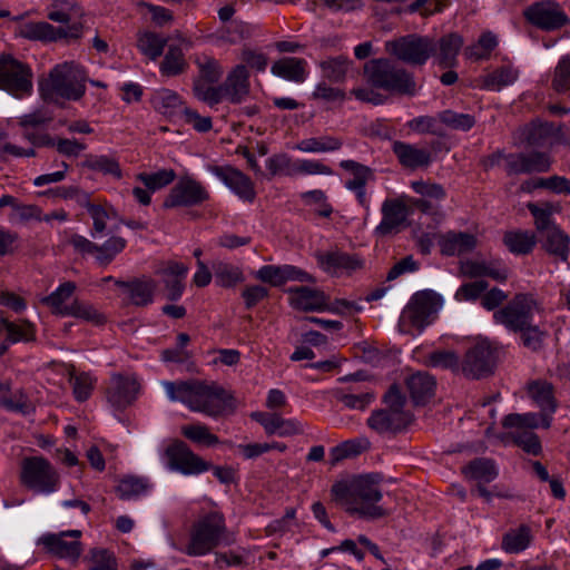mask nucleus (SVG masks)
Here are the masks:
<instances>
[{
  "label": "nucleus",
  "instance_id": "f257e3e1",
  "mask_svg": "<svg viewBox=\"0 0 570 570\" xmlns=\"http://www.w3.org/2000/svg\"><path fill=\"white\" fill-rule=\"evenodd\" d=\"M379 480L377 474H368L355 478L351 482L338 481L333 484L331 493L346 512L363 518L379 519L385 515V510L376 505V502L382 499Z\"/></svg>",
  "mask_w": 570,
  "mask_h": 570
},
{
  "label": "nucleus",
  "instance_id": "f03ea898",
  "mask_svg": "<svg viewBox=\"0 0 570 570\" xmlns=\"http://www.w3.org/2000/svg\"><path fill=\"white\" fill-rule=\"evenodd\" d=\"M163 386L170 401L180 402L194 412L217 416L226 405L225 390L215 383L165 381Z\"/></svg>",
  "mask_w": 570,
  "mask_h": 570
},
{
  "label": "nucleus",
  "instance_id": "7ed1b4c3",
  "mask_svg": "<svg viewBox=\"0 0 570 570\" xmlns=\"http://www.w3.org/2000/svg\"><path fill=\"white\" fill-rule=\"evenodd\" d=\"M229 534L226 520L220 511L213 510L200 514L191 524L184 553L189 557H203L217 547L234 543Z\"/></svg>",
  "mask_w": 570,
  "mask_h": 570
},
{
  "label": "nucleus",
  "instance_id": "20e7f679",
  "mask_svg": "<svg viewBox=\"0 0 570 570\" xmlns=\"http://www.w3.org/2000/svg\"><path fill=\"white\" fill-rule=\"evenodd\" d=\"M87 73L75 61L56 65L48 77L39 82V91L47 102L57 104L59 99L77 101L86 94Z\"/></svg>",
  "mask_w": 570,
  "mask_h": 570
},
{
  "label": "nucleus",
  "instance_id": "39448f33",
  "mask_svg": "<svg viewBox=\"0 0 570 570\" xmlns=\"http://www.w3.org/2000/svg\"><path fill=\"white\" fill-rule=\"evenodd\" d=\"M364 75L367 82L385 91L414 96L416 94L415 80L409 71L386 58L372 59L364 65Z\"/></svg>",
  "mask_w": 570,
  "mask_h": 570
},
{
  "label": "nucleus",
  "instance_id": "423d86ee",
  "mask_svg": "<svg viewBox=\"0 0 570 570\" xmlns=\"http://www.w3.org/2000/svg\"><path fill=\"white\" fill-rule=\"evenodd\" d=\"M542 302L532 293H518L509 303L494 312L497 323L517 332L534 322L535 315L543 313Z\"/></svg>",
  "mask_w": 570,
  "mask_h": 570
},
{
  "label": "nucleus",
  "instance_id": "0eeeda50",
  "mask_svg": "<svg viewBox=\"0 0 570 570\" xmlns=\"http://www.w3.org/2000/svg\"><path fill=\"white\" fill-rule=\"evenodd\" d=\"M441 307V298L432 291H422L413 295L403 309L399 326L401 332L413 334V331L421 333L431 324L433 315Z\"/></svg>",
  "mask_w": 570,
  "mask_h": 570
},
{
  "label": "nucleus",
  "instance_id": "6e6552de",
  "mask_svg": "<svg viewBox=\"0 0 570 570\" xmlns=\"http://www.w3.org/2000/svg\"><path fill=\"white\" fill-rule=\"evenodd\" d=\"M20 481L27 489L50 494L58 490L60 476L52 464L42 456H31L23 460Z\"/></svg>",
  "mask_w": 570,
  "mask_h": 570
},
{
  "label": "nucleus",
  "instance_id": "1a4fd4ad",
  "mask_svg": "<svg viewBox=\"0 0 570 570\" xmlns=\"http://www.w3.org/2000/svg\"><path fill=\"white\" fill-rule=\"evenodd\" d=\"M385 51L407 65L422 66L436 52V42L413 33L386 41Z\"/></svg>",
  "mask_w": 570,
  "mask_h": 570
},
{
  "label": "nucleus",
  "instance_id": "9d476101",
  "mask_svg": "<svg viewBox=\"0 0 570 570\" xmlns=\"http://www.w3.org/2000/svg\"><path fill=\"white\" fill-rule=\"evenodd\" d=\"M0 89L16 97L30 95L32 91V71L30 67L11 55L0 56Z\"/></svg>",
  "mask_w": 570,
  "mask_h": 570
},
{
  "label": "nucleus",
  "instance_id": "9b49d317",
  "mask_svg": "<svg viewBox=\"0 0 570 570\" xmlns=\"http://www.w3.org/2000/svg\"><path fill=\"white\" fill-rule=\"evenodd\" d=\"M207 188L190 176L180 177L164 200V208L195 207L209 200Z\"/></svg>",
  "mask_w": 570,
  "mask_h": 570
},
{
  "label": "nucleus",
  "instance_id": "f8f14e48",
  "mask_svg": "<svg viewBox=\"0 0 570 570\" xmlns=\"http://www.w3.org/2000/svg\"><path fill=\"white\" fill-rule=\"evenodd\" d=\"M16 32L21 38L28 40L51 42L61 39L80 38L82 33V24L77 22L65 28L53 27L52 24L46 21H29L19 24Z\"/></svg>",
  "mask_w": 570,
  "mask_h": 570
},
{
  "label": "nucleus",
  "instance_id": "ddd939ff",
  "mask_svg": "<svg viewBox=\"0 0 570 570\" xmlns=\"http://www.w3.org/2000/svg\"><path fill=\"white\" fill-rule=\"evenodd\" d=\"M412 213L410 197L402 195L395 198H386L382 203V219L375 227L374 234L384 237L400 232Z\"/></svg>",
  "mask_w": 570,
  "mask_h": 570
},
{
  "label": "nucleus",
  "instance_id": "4468645a",
  "mask_svg": "<svg viewBox=\"0 0 570 570\" xmlns=\"http://www.w3.org/2000/svg\"><path fill=\"white\" fill-rule=\"evenodd\" d=\"M140 383L136 375L112 374L106 387V400L109 405L124 411L132 405L138 397Z\"/></svg>",
  "mask_w": 570,
  "mask_h": 570
},
{
  "label": "nucleus",
  "instance_id": "2eb2a0df",
  "mask_svg": "<svg viewBox=\"0 0 570 570\" xmlns=\"http://www.w3.org/2000/svg\"><path fill=\"white\" fill-rule=\"evenodd\" d=\"M495 352L487 342L470 347L461 362L462 373L470 379H481L493 373Z\"/></svg>",
  "mask_w": 570,
  "mask_h": 570
},
{
  "label": "nucleus",
  "instance_id": "dca6fc26",
  "mask_svg": "<svg viewBox=\"0 0 570 570\" xmlns=\"http://www.w3.org/2000/svg\"><path fill=\"white\" fill-rule=\"evenodd\" d=\"M524 17L530 23L542 30H556L570 23L566 12L553 1L531 4L525 9Z\"/></svg>",
  "mask_w": 570,
  "mask_h": 570
},
{
  "label": "nucleus",
  "instance_id": "f3484780",
  "mask_svg": "<svg viewBox=\"0 0 570 570\" xmlns=\"http://www.w3.org/2000/svg\"><path fill=\"white\" fill-rule=\"evenodd\" d=\"M166 458L169 468L183 474H199L209 470V464L196 455L183 441H176L169 445Z\"/></svg>",
  "mask_w": 570,
  "mask_h": 570
},
{
  "label": "nucleus",
  "instance_id": "a211bd4d",
  "mask_svg": "<svg viewBox=\"0 0 570 570\" xmlns=\"http://www.w3.org/2000/svg\"><path fill=\"white\" fill-rule=\"evenodd\" d=\"M80 530L62 531L60 533H48L41 537L40 541L51 553L59 558L77 560L81 554Z\"/></svg>",
  "mask_w": 570,
  "mask_h": 570
},
{
  "label": "nucleus",
  "instance_id": "6ab92c4d",
  "mask_svg": "<svg viewBox=\"0 0 570 570\" xmlns=\"http://www.w3.org/2000/svg\"><path fill=\"white\" fill-rule=\"evenodd\" d=\"M315 258L318 267L332 276L350 274L363 266V262L356 255L341 250L317 252Z\"/></svg>",
  "mask_w": 570,
  "mask_h": 570
},
{
  "label": "nucleus",
  "instance_id": "aec40b11",
  "mask_svg": "<svg viewBox=\"0 0 570 570\" xmlns=\"http://www.w3.org/2000/svg\"><path fill=\"white\" fill-rule=\"evenodd\" d=\"M210 171L244 202L253 203L256 197L254 183L232 166H214Z\"/></svg>",
  "mask_w": 570,
  "mask_h": 570
},
{
  "label": "nucleus",
  "instance_id": "412c9836",
  "mask_svg": "<svg viewBox=\"0 0 570 570\" xmlns=\"http://www.w3.org/2000/svg\"><path fill=\"white\" fill-rule=\"evenodd\" d=\"M252 419L259 423L266 434L287 438L304 433V424L296 419H284L275 412H254Z\"/></svg>",
  "mask_w": 570,
  "mask_h": 570
},
{
  "label": "nucleus",
  "instance_id": "4be33fe9",
  "mask_svg": "<svg viewBox=\"0 0 570 570\" xmlns=\"http://www.w3.org/2000/svg\"><path fill=\"white\" fill-rule=\"evenodd\" d=\"M411 421L410 412L383 409L372 412L367 419V425L379 434H395L404 430Z\"/></svg>",
  "mask_w": 570,
  "mask_h": 570
},
{
  "label": "nucleus",
  "instance_id": "5701e85b",
  "mask_svg": "<svg viewBox=\"0 0 570 570\" xmlns=\"http://www.w3.org/2000/svg\"><path fill=\"white\" fill-rule=\"evenodd\" d=\"M222 85L224 100L230 104H242L249 95V72L244 65L235 66Z\"/></svg>",
  "mask_w": 570,
  "mask_h": 570
},
{
  "label": "nucleus",
  "instance_id": "b1692460",
  "mask_svg": "<svg viewBox=\"0 0 570 570\" xmlns=\"http://www.w3.org/2000/svg\"><path fill=\"white\" fill-rule=\"evenodd\" d=\"M163 279L166 289V297L169 301H178L184 292V281L188 273V267L179 262L169 261L159 267L156 272Z\"/></svg>",
  "mask_w": 570,
  "mask_h": 570
},
{
  "label": "nucleus",
  "instance_id": "393cba45",
  "mask_svg": "<svg viewBox=\"0 0 570 570\" xmlns=\"http://www.w3.org/2000/svg\"><path fill=\"white\" fill-rule=\"evenodd\" d=\"M291 305L304 312H324L326 309L327 295L320 289L307 286L289 288Z\"/></svg>",
  "mask_w": 570,
  "mask_h": 570
},
{
  "label": "nucleus",
  "instance_id": "a878e982",
  "mask_svg": "<svg viewBox=\"0 0 570 570\" xmlns=\"http://www.w3.org/2000/svg\"><path fill=\"white\" fill-rule=\"evenodd\" d=\"M529 394L541 409L542 426L551 425V415L556 412L557 402L553 395V385L546 381H537L529 385Z\"/></svg>",
  "mask_w": 570,
  "mask_h": 570
},
{
  "label": "nucleus",
  "instance_id": "bb28decb",
  "mask_svg": "<svg viewBox=\"0 0 570 570\" xmlns=\"http://www.w3.org/2000/svg\"><path fill=\"white\" fill-rule=\"evenodd\" d=\"M392 150L399 163L412 170L428 167L432 161L431 153L428 149L419 148L409 142L396 140L392 145Z\"/></svg>",
  "mask_w": 570,
  "mask_h": 570
},
{
  "label": "nucleus",
  "instance_id": "cd10ccee",
  "mask_svg": "<svg viewBox=\"0 0 570 570\" xmlns=\"http://www.w3.org/2000/svg\"><path fill=\"white\" fill-rule=\"evenodd\" d=\"M36 326L26 318L11 322L0 314V334H6L9 343H29L36 340Z\"/></svg>",
  "mask_w": 570,
  "mask_h": 570
},
{
  "label": "nucleus",
  "instance_id": "c85d7f7f",
  "mask_svg": "<svg viewBox=\"0 0 570 570\" xmlns=\"http://www.w3.org/2000/svg\"><path fill=\"white\" fill-rule=\"evenodd\" d=\"M540 240L542 248L549 255L554 256L561 262L568 261L570 252V237L559 226L552 227L549 230L540 234Z\"/></svg>",
  "mask_w": 570,
  "mask_h": 570
},
{
  "label": "nucleus",
  "instance_id": "c756f323",
  "mask_svg": "<svg viewBox=\"0 0 570 570\" xmlns=\"http://www.w3.org/2000/svg\"><path fill=\"white\" fill-rule=\"evenodd\" d=\"M476 237L470 233L448 232L440 240L441 252L446 256L462 255L476 247Z\"/></svg>",
  "mask_w": 570,
  "mask_h": 570
},
{
  "label": "nucleus",
  "instance_id": "7c9ffc66",
  "mask_svg": "<svg viewBox=\"0 0 570 570\" xmlns=\"http://www.w3.org/2000/svg\"><path fill=\"white\" fill-rule=\"evenodd\" d=\"M435 380L426 372H416L406 380V387L415 404H425L434 395Z\"/></svg>",
  "mask_w": 570,
  "mask_h": 570
},
{
  "label": "nucleus",
  "instance_id": "2f4dec72",
  "mask_svg": "<svg viewBox=\"0 0 570 570\" xmlns=\"http://www.w3.org/2000/svg\"><path fill=\"white\" fill-rule=\"evenodd\" d=\"M307 62L302 58L285 57L272 65L271 71L274 76L293 82H304L307 77Z\"/></svg>",
  "mask_w": 570,
  "mask_h": 570
},
{
  "label": "nucleus",
  "instance_id": "473e14b6",
  "mask_svg": "<svg viewBox=\"0 0 570 570\" xmlns=\"http://www.w3.org/2000/svg\"><path fill=\"white\" fill-rule=\"evenodd\" d=\"M116 285L127 291L130 303L136 306H146L153 303L156 282L151 278L132 282L116 281Z\"/></svg>",
  "mask_w": 570,
  "mask_h": 570
},
{
  "label": "nucleus",
  "instance_id": "72a5a7b5",
  "mask_svg": "<svg viewBox=\"0 0 570 570\" xmlns=\"http://www.w3.org/2000/svg\"><path fill=\"white\" fill-rule=\"evenodd\" d=\"M527 208L534 218V226L539 234L558 227L553 219V215L561 212V206L558 203H528Z\"/></svg>",
  "mask_w": 570,
  "mask_h": 570
},
{
  "label": "nucleus",
  "instance_id": "f704fd0d",
  "mask_svg": "<svg viewBox=\"0 0 570 570\" xmlns=\"http://www.w3.org/2000/svg\"><path fill=\"white\" fill-rule=\"evenodd\" d=\"M76 284L73 282H65L58 286L50 295L42 298V303L50 307L52 314L67 317V312L70 311V303Z\"/></svg>",
  "mask_w": 570,
  "mask_h": 570
},
{
  "label": "nucleus",
  "instance_id": "c9c22d12",
  "mask_svg": "<svg viewBox=\"0 0 570 570\" xmlns=\"http://www.w3.org/2000/svg\"><path fill=\"white\" fill-rule=\"evenodd\" d=\"M150 102L155 110L168 117L183 112L185 108L180 96L167 88L154 91Z\"/></svg>",
  "mask_w": 570,
  "mask_h": 570
},
{
  "label": "nucleus",
  "instance_id": "e433bc0d",
  "mask_svg": "<svg viewBox=\"0 0 570 570\" xmlns=\"http://www.w3.org/2000/svg\"><path fill=\"white\" fill-rule=\"evenodd\" d=\"M82 167L105 176H111L117 180L122 178V170L120 168L119 161L115 156L111 155L89 154L85 157Z\"/></svg>",
  "mask_w": 570,
  "mask_h": 570
},
{
  "label": "nucleus",
  "instance_id": "4c0bfd02",
  "mask_svg": "<svg viewBox=\"0 0 570 570\" xmlns=\"http://www.w3.org/2000/svg\"><path fill=\"white\" fill-rule=\"evenodd\" d=\"M463 45V39L458 33H449L439 40V52L436 61L442 68L453 67L456 62L458 53Z\"/></svg>",
  "mask_w": 570,
  "mask_h": 570
},
{
  "label": "nucleus",
  "instance_id": "58836bf2",
  "mask_svg": "<svg viewBox=\"0 0 570 570\" xmlns=\"http://www.w3.org/2000/svg\"><path fill=\"white\" fill-rule=\"evenodd\" d=\"M343 139L337 136L324 135L302 139L297 142L296 149L303 153H333L343 147Z\"/></svg>",
  "mask_w": 570,
  "mask_h": 570
},
{
  "label": "nucleus",
  "instance_id": "ea45409f",
  "mask_svg": "<svg viewBox=\"0 0 570 570\" xmlns=\"http://www.w3.org/2000/svg\"><path fill=\"white\" fill-rule=\"evenodd\" d=\"M188 62L183 49L177 45H169L163 61L159 65V71L165 77H176L186 71Z\"/></svg>",
  "mask_w": 570,
  "mask_h": 570
},
{
  "label": "nucleus",
  "instance_id": "a19ab883",
  "mask_svg": "<svg viewBox=\"0 0 570 570\" xmlns=\"http://www.w3.org/2000/svg\"><path fill=\"white\" fill-rule=\"evenodd\" d=\"M150 488L151 484L147 478L127 475L119 481L116 492L119 499L128 501L146 495Z\"/></svg>",
  "mask_w": 570,
  "mask_h": 570
},
{
  "label": "nucleus",
  "instance_id": "79ce46f5",
  "mask_svg": "<svg viewBox=\"0 0 570 570\" xmlns=\"http://www.w3.org/2000/svg\"><path fill=\"white\" fill-rule=\"evenodd\" d=\"M340 167L352 177L344 183L345 188L366 187V184L374 179V173L368 167L352 159L340 161Z\"/></svg>",
  "mask_w": 570,
  "mask_h": 570
},
{
  "label": "nucleus",
  "instance_id": "37998d69",
  "mask_svg": "<svg viewBox=\"0 0 570 570\" xmlns=\"http://www.w3.org/2000/svg\"><path fill=\"white\" fill-rule=\"evenodd\" d=\"M168 39L151 31H139L137 33V48L150 60H157L164 52Z\"/></svg>",
  "mask_w": 570,
  "mask_h": 570
},
{
  "label": "nucleus",
  "instance_id": "c03bdc74",
  "mask_svg": "<svg viewBox=\"0 0 570 570\" xmlns=\"http://www.w3.org/2000/svg\"><path fill=\"white\" fill-rule=\"evenodd\" d=\"M519 70L511 65L501 66L483 77L482 87L488 90L499 91L503 87L517 81Z\"/></svg>",
  "mask_w": 570,
  "mask_h": 570
},
{
  "label": "nucleus",
  "instance_id": "a18cd8bd",
  "mask_svg": "<svg viewBox=\"0 0 570 570\" xmlns=\"http://www.w3.org/2000/svg\"><path fill=\"white\" fill-rule=\"evenodd\" d=\"M215 282L222 287H234L244 281L243 271L230 263L217 261L212 264Z\"/></svg>",
  "mask_w": 570,
  "mask_h": 570
},
{
  "label": "nucleus",
  "instance_id": "49530a36",
  "mask_svg": "<svg viewBox=\"0 0 570 570\" xmlns=\"http://www.w3.org/2000/svg\"><path fill=\"white\" fill-rule=\"evenodd\" d=\"M462 472L465 476L484 483H489L498 476V469L494 461L485 458L471 461L463 466Z\"/></svg>",
  "mask_w": 570,
  "mask_h": 570
},
{
  "label": "nucleus",
  "instance_id": "de8ad7c7",
  "mask_svg": "<svg viewBox=\"0 0 570 570\" xmlns=\"http://www.w3.org/2000/svg\"><path fill=\"white\" fill-rule=\"evenodd\" d=\"M508 249L517 255L529 254L535 245V235L530 230H511L503 236Z\"/></svg>",
  "mask_w": 570,
  "mask_h": 570
},
{
  "label": "nucleus",
  "instance_id": "09e8293b",
  "mask_svg": "<svg viewBox=\"0 0 570 570\" xmlns=\"http://www.w3.org/2000/svg\"><path fill=\"white\" fill-rule=\"evenodd\" d=\"M531 542V530L527 525L508 531L502 539V549L508 553H519Z\"/></svg>",
  "mask_w": 570,
  "mask_h": 570
},
{
  "label": "nucleus",
  "instance_id": "8fccbe9b",
  "mask_svg": "<svg viewBox=\"0 0 570 570\" xmlns=\"http://www.w3.org/2000/svg\"><path fill=\"white\" fill-rule=\"evenodd\" d=\"M252 36V27L243 21L234 20L220 28L215 38L218 42L236 45Z\"/></svg>",
  "mask_w": 570,
  "mask_h": 570
},
{
  "label": "nucleus",
  "instance_id": "3c124183",
  "mask_svg": "<svg viewBox=\"0 0 570 570\" xmlns=\"http://www.w3.org/2000/svg\"><path fill=\"white\" fill-rule=\"evenodd\" d=\"M368 442L366 440H347L334 446L330 451V464L335 466L338 462L355 458L366 450Z\"/></svg>",
  "mask_w": 570,
  "mask_h": 570
},
{
  "label": "nucleus",
  "instance_id": "603ef678",
  "mask_svg": "<svg viewBox=\"0 0 570 570\" xmlns=\"http://www.w3.org/2000/svg\"><path fill=\"white\" fill-rule=\"evenodd\" d=\"M351 61L343 56L328 58L320 63L322 75L331 82L344 81L348 71Z\"/></svg>",
  "mask_w": 570,
  "mask_h": 570
},
{
  "label": "nucleus",
  "instance_id": "864d4df0",
  "mask_svg": "<svg viewBox=\"0 0 570 570\" xmlns=\"http://www.w3.org/2000/svg\"><path fill=\"white\" fill-rule=\"evenodd\" d=\"M297 159L294 160L287 154H275L267 158L266 168L272 177L275 176H296Z\"/></svg>",
  "mask_w": 570,
  "mask_h": 570
},
{
  "label": "nucleus",
  "instance_id": "5fc2aeb1",
  "mask_svg": "<svg viewBox=\"0 0 570 570\" xmlns=\"http://www.w3.org/2000/svg\"><path fill=\"white\" fill-rule=\"evenodd\" d=\"M334 397L347 409L364 411L375 396L372 392L355 393L340 389L334 391Z\"/></svg>",
  "mask_w": 570,
  "mask_h": 570
},
{
  "label": "nucleus",
  "instance_id": "6e6d98bb",
  "mask_svg": "<svg viewBox=\"0 0 570 570\" xmlns=\"http://www.w3.org/2000/svg\"><path fill=\"white\" fill-rule=\"evenodd\" d=\"M127 245V240L120 236L109 237L102 245H97L96 261L101 266L109 265Z\"/></svg>",
  "mask_w": 570,
  "mask_h": 570
},
{
  "label": "nucleus",
  "instance_id": "4d7b16f0",
  "mask_svg": "<svg viewBox=\"0 0 570 570\" xmlns=\"http://www.w3.org/2000/svg\"><path fill=\"white\" fill-rule=\"evenodd\" d=\"M425 364L430 367L451 370L453 372L461 370L460 357L454 351L451 350H438L431 352L426 356Z\"/></svg>",
  "mask_w": 570,
  "mask_h": 570
},
{
  "label": "nucleus",
  "instance_id": "13d9d810",
  "mask_svg": "<svg viewBox=\"0 0 570 570\" xmlns=\"http://www.w3.org/2000/svg\"><path fill=\"white\" fill-rule=\"evenodd\" d=\"M213 83L214 82L203 80H194L193 83L194 96L209 107H214L224 101L222 85L213 86Z\"/></svg>",
  "mask_w": 570,
  "mask_h": 570
},
{
  "label": "nucleus",
  "instance_id": "bf43d9fd",
  "mask_svg": "<svg viewBox=\"0 0 570 570\" xmlns=\"http://www.w3.org/2000/svg\"><path fill=\"white\" fill-rule=\"evenodd\" d=\"M66 314H68L67 317L80 318L95 325H101L106 322L104 314L96 309L94 305L77 298L70 302V311Z\"/></svg>",
  "mask_w": 570,
  "mask_h": 570
},
{
  "label": "nucleus",
  "instance_id": "052dcab7",
  "mask_svg": "<svg viewBox=\"0 0 570 570\" xmlns=\"http://www.w3.org/2000/svg\"><path fill=\"white\" fill-rule=\"evenodd\" d=\"M88 214L92 219L91 236L94 238L101 236L107 228V223L116 216L114 207L109 204L90 206Z\"/></svg>",
  "mask_w": 570,
  "mask_h": 570
},
{
  "label": "nucleus",
  "instance_id": "680f3d73",
  "mask_svg": "<svg viewBox=\"0 0 570 570\" xmlns=\"http://www.w3.org/2000/svg\"><path fill=\"white\" fill-rule=\"evenodd\" d=\"M176 178L174 169H160L156 173H140L136 179L153 193L170 185Z\"/></svg>",
  "mask_w": 570,
  "mask_h": 570
},
{
  "label": "nucleus",
  "instance_id": "e2e57ef3",
  "mask_svg": "<svg viewBox=\"0 0 570 570\" xmlns=\"http://www.w3.org/2000/svg\"><path fill=\"white\" fill-rule=\"evenodd\" d=\"M440 122L453 130L469 131L476 122L470 114L456 112L451 109L438 114Z\"/></svg>",
  "mask_w": 570,
  "mask_h": 570
},
{
  "label": "nucleus",
  "instance_id": "0e129e2a",
  "mask_svg": "<svg viewBox=\"0 0 570 570\" xmlns=\"http://www.w3.org/2000/svg\"><path fill=\"white\" fill-rule=\"evenodd\" d=\"M551 88L557 94H566L570 90V52L562 56L554 67Z\"/></svg>",
  "mask_w": 570,
  "mask_h": 570
},
{
  "label": "nucleus",
  "instance_id": "69168bd1",
  "mask_svg": "<svg viewBox=\"0 0 570 570\" xmlns=\"http://www.w3.org/2000/svg\"><path fill=\"white\" fill-rule=\"evenodd\" d=\"M497 46V36L488 31L480 36L476 43L465 49V56L474 60L488 59Z\"/></svg>",
  "mask_w": 570,
  "mask_h": 570
},
{
  "label": "nucleus",
  "instance_id": "338daca9",
  "mask_svg": "<svg viewBox=\"0 0 570 570\" xmlns=\"http://www.w3.org/2000/svg\"><path fill=\"white\" fill-rule=\"evenodd\" d=\"M196 65L199 71V76L195 80L217 82L223 75V68L220 63L213 57H198L196 59Z\"/></svg>",
  "mask_w": 570,
  "mask_h": 570
},
{
  "label": "nucleus",
  "instance_id": "774afa93",
  "mask_svg": "<svg viewBox=\"0 0 570 570\" xmlns=\"http://www.w3.org/2000/svg\"><path fill=\"white\" fill-rule=\"evenodd\" d=\"M183 435L197 444L206 446L215 445L219 442V439L210 433L209 429L205 424H189L181 428Z\"/></svg>",
  "mask_w": 570,
  "mask_h": 570
}]
</instances>
